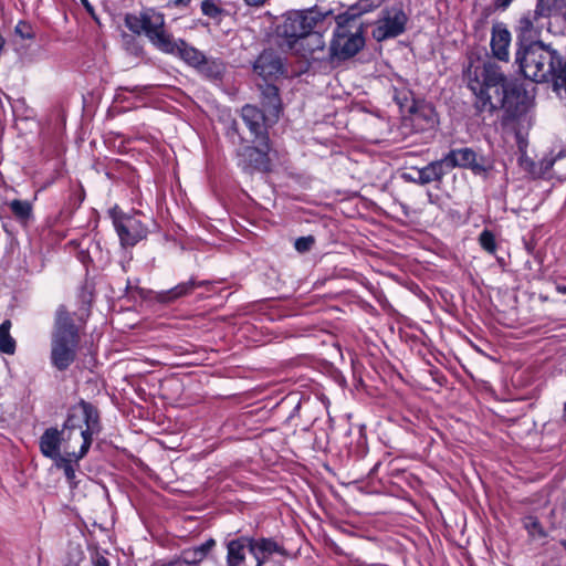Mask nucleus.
I'll return each mask as SVG.
<instances>
[{"label": "nucleus", "instance_id": "obj_1", "mask_svg": "<svg viewBox=\"0 0 566 566\" xmlns=\"http://www.w3.org/2000/svg\"><path fill=\"white\" fill-rule=\"evenodd\" d=\"M81 413L72 412L67 416L61 430L48 428L39 440L41 453L51 460L61 457V449L65 452L74 448L73 442L81 440L80 450H72L74 460L83 459L92 444L93 437L102 431L99 412L92 403L81 400L78 403Z\"/></svg>", "mask_w": 566, "mask_h": 566}, {"label": "nucleus", "instance_id": "obj_2", "mask_svg": "<svg viewBox=\"0 0 566 566\" xmlns=\"http://www.w3.org/2000/svg\"><path fill=\"white\" fill-rule=\"evenodd\" d=\"M331 17V10L318 7L286 11L276 27L277 36L284 40L290 50H297V45H301L304 54L323 51L324 33L332 24Z\"/></svg>", "mask_w": 566, "mask_h": 566}, {"label": "nucleus", "instance_id": "obj_3", "mask_svg": "<svg viewBox=\"0 0 566 566\" xmlns=\"http://www.w3.org/2000/svg\"><path fill=\"white\" fill-rule=\"evenodd\" d=\"M468 86L476 97L475 106L480 112L504 107L513 93V83L506 77L500 65L486 61L467 72Z\"/></svg>", "mask_w": 566, "mask_h": 566}, {"label": "nucleus", "instance_id": "obj_4", "mask_svg": "<svg viewBox=\"0 0 566 566\" xmlns=\"http://www.w3.org/2000/svg\"><path fill=\"white\" fill-rule=\"evenodd\" d=\"M374 0H358L348 9L336 15V29L331 42V55L338 59H348L359 52L365 44L364 24L359 18L374 11Z\"/></svg>", "mask_w": 566, "mask_h": 566}, {"label": "nucleus", "instance_id": "obj_5", "mask_svg": "<svg viewBox=\"0 0 566 566\" xmlns=\"http://www.w3.org/2000/svg\"><path fill=\"white\" fill-rule=\"evenodd\" d=\"M81 342L80 327L65 305L55 311L51 336V364L60 371L66 370L76 359Z\"/></svg>", "mask_w": 566, "mask_h": 566}, {"label": "nucleus", "instance_id": "obj_6", "mask_svg": "<svg viewBox=\"0 0 566 566\" xmlns=\"http://www.w3.org/2000/svg\"><path fill=\"white\" fill-rule=\"evenodd\" d=\"M516 63L526 78L542 83L555 78L562 59L555 50L534 42L516 52Z\"/></svg>", "mask_w": 566, "mask_h": 566}, {"label": "nucleus", "instance_id": "obj_7", "mask_svg": "<svg viewBox=\"0 0 566 566\" xmlns=\"http://www.w3.org/2000/svg\"><path fill=\"white\" fill-rule=\"evenodd\" d=\"M374 10H378L371 30V36L375 41L384 42L405 33L409 18L405 12L402 2L380 0L378 2L374 1Z\"/></svg>", "mask_w": 566, "mask_h": 566}, {"label": "nucleus", "instance_id": "obj_8", "mask_svg": "<svg viewBox=\"0 0 566 566\" xmlns=\"http://www.w3.org/2000/svg\"><path fill=\"white\" fill-rule=\"evenodd\" d=\"M441 163L447 171L461 167L471 169L475 175H486L491 169V164L485 157L468 147L450 150Z\"/></svg>", "mask_w": 566, "mask_h": 566}, {"label": "nucleus", "instance_id": "obj_9", "mask_svg": "<svg viewBox=\"0 0 566 566\" xmlns=\"http://www.w3.org/2000/svg\"><path fill=\"white\" fill-rule=\"evenodd\" d=\"M164 15L153 10L144 12V33L160 51L175 53V41L164 30Z\"/></svg>", "mask_w": 566, "mask_h": 566}, {"label": "nucleus", "instance_id": "obj_10", "mask_svg": "<svg viewBox=\"0 0 566 566\" xmlns=\"http://www.w3.org/2000/svg\"><path fill=\"white\" fill-rule=\"evenodd\" d=\"M255 146H244L239 151L240 164L244 169L268 171L270 169L269 137L254 138Z\"/></svg>", "mask_w": 566, "mask_h": 566}, {"label": "nucleus", "instance_id": "obj_11", "mask_svg": "<svg viewBox=\"0 0 566 566\" xmlns=\"http://www.w3.org/2000/svg\"><path fill=\"white\" fill-rule=\"evenodd\" d=\"M114 226L124 247H134L147 235V228L136 216L115 217Z\"/></svg>", "mask_w": 566, "mask_h": 566}, {"label": "nucleus", "instance_id": "obj_12", "mask_svg": "<svg viewBox=\"0 0 566 566\" xmlns=\"http://www.w3.org/2000/svg\"><path fill=\"white\" fill-rule=\"evenodd\" d=\"M408 113V119L417 132L432 129L438 123L434 107L424 101H413Z\"/></svg>", "mask_w": 566, "mask_h": 566}, {"label": "nucleus", "instance_id": "obj_13", "mask_svg": "<svg viewBox=\"0 0 566 566\" xmlns=\"http://www.w3.org/2000/svg\"><path fill=\"white\" fill-rule=\"evenodd\" d=\"M250 554L255 559V566H264V564L273 556L279 554L286 556V549L271 537H250Z\"/></svg>", "mask_w": 566, "mask_h": 566}, {"label": "nucleus", "instance_id": "obj_14", "mask_svg": "<svg viewBox=\"0 0 566 566\" xmlns=\"http://www.w3.org/2000/svg\"><path fill=\"white\" fill-rule=\"evenodd\" d=\"M447 175V170L443 168L441 159L429 163L422 168H412L411 172L403 174L406 180L419 184L421 186L442 181Z\"/></svg>", "mask_w": 566, "mask_h": 566}, {"label": "nucleus", "instance_id": "obj_15", "mask_svg": "<svg viewBox=\"0 0 566 566\" xmlns=\"http://www.w3.org/2000/svg\"><path fill=\"white\" fill-rule=\"evenodd\" d=\"M537 165L538 168L532 171L534 176H549L566 179V151L546 156L542 158Z\"/></svg>", "mask_w": 566, "mask_h": 566}, {"label": "nucleus", "instance_id": "obj_16", "mask_svg": "<svg viewBox=\"0 0 566 566\" xmlns=\"http://www.w3.org/2000/svg\"><path fill=\"white\" fill-rule=\"evenodd\" d=\"M254 71L263 77L264 81L272 80L283 73V63L275 52L265 50L255 60Z\"/></svg>", "mask_w": 566, "mask_h": 566}, {"label": "nucleus", "instance_id": "obj_17", "mask_svg": "<svg viewBox=\"0 0 566 566\" xmlns=\"http://www.w3.org/2000/svg\"><path fill=\"white\" fill-rule=\"evenodd\" d=\"M545 15L537 7L532 11L525 12L517 22V35L523 40H534L537 38L543 28L541 20Z\"/></svg>", "mask_w": 566, "mask_h": 566}, {"label": "nucleus", "instance_id": "obj_18", "mask_svg": "<svg viewBox=\"0 0 566 566\" xmlns=\"http://www.w3.org/2000/svg\"><path fill=\"white\" fill-rule=\"evenodd\" d=\"M511 43L510 31L501 23L492 27L491 50L494 57L507 62L510 57L509 46Z\"/></svg>", "mask_w": 566, "mask_h": 566}, {"label": "nucleus", "instance_id": "obj_19", "mask_svg": "<svg viewBox=\"0 0 566 566\" xmlns=\"http://www.w3.org/2000/svg\"><path fill=\"white\" fill-rule=\"evenodd\" d=\"M241 117L254 138L269 137L265 127L264 113L253 105H244Z\"/></svg>", "mask_w": 566, "mask_h": 566}, {"label": "nucleus", "instance_id": "obj_20", "mask_svg": "<svg viewBox=\"0 0 566 566\" xmlns=\"http://www.w3.org/2000/svg\"><path fill=\"white\" fill-rule=\"evenodd\" d=\"M250 551L249 536H241L227 543V566H242L245 563V549Z\"/></svg>", "mask_w": 566, "mask_h": 566}, {"label": "nucleus", "instance_id": "obj_21", "mask_svg": "<svg viewBox=\"0 0 566 566\" xmlns=\"http://www.w3.org/2000/svg\"><path fill=\"white\" fill-rule=\"evenodd\" d=\"M203 284L205 282H197L193 279H190L189 281L180 283L170 290L157 293L156 300L160 303H172L180 297L189 295L196 287L202 286Z\"/></svg>", "mask_w": 566, "mask_h": 566}, {"label": "nucleus", "instance_id": "obj_22", "mask_svg": "<svg viewBox=\"0 0 566 566\" xmlns=\"http://www.w3.org/2000/svg\"><path fill=\"white\" fill-rule=\"evenodd\" d=\"M175 52H177L188 65L197 70L206 55L184 40L175 41Z\"/></svg>", "mask_w": 566, "mask_h": 566}, {"label": "nucleus", "instance_id": "obj_23", "mask_svg": "<svg viewBox=\"0 0 566 566\" xmlns=\"http://www.w3.org/2000/svg\"><path fill=\"white\" fill-rule=\"evenodd\" d=\"M203 77L214 81L220 80L226 71L224 63L219 59L203 57L202 63L197 69Z\"/></svg>", "mask_w": 566, "mask_h": 566}, {"label": "nucleus", "instance_id": "obj_24", "mask_svg": "<svg viewBox=\"0 0 566 566\" xmlns=\"http://www.w3.org/2000/svg\"><path fill=\"white\" fill-rule=\"evenodd\" d=\"M9 207L21 224H27L33 218L32 205L27 200L14 199L9 203Z\"/></svg>", "mask_w": 566, "mask_h": 566}, {"label": "nucleus", "instance_id": "obj_25", "mask_svg": "<svg viewBox=\"0 0 566 566\" xmlns=\"http://www.w3.org/2000/svg\"><path fill=\"white\" fill-rule=\"evenodd\" d=\"M71 452L72 451H67L66 455H61L53 461L57 469L63 470L65 478L72 484L74 483L76 476L75 468L77 467V462L80 460H74V458L71 455Z\"/></svg>", "mask_w": 566, "mask_h": 566}, {"label": "nucleus", "instance_id": "obj_26", "mask_svg": "<svg viewBox=\"0 0 566 566\" xmlns=\"http://www.w3.org/2000/svg\"><path fill=\"white\" fill-rule=\"evenodd\" d=\"M11 322L6 319L0 324V352L12 355L15 352V340L10 335Z\"/></svg>", "mask_w": 566, "mask_h": 566}, {"label": "nucleus", "instance_id": "obj_27", "mask_svg": "<svg viewBox=\"0 0 566 566\" xmlns=\"http://www.w3.org/2000/svg\"><path fill=\"white\" fill-rule=\"evenodd\" d=\"M260 88L263 105L277 112L280 107L279 88L271 83L260 85Z\"/></svg>", "mask_w": 566, "mask_h": 566}, {"label": "nucleus", "instance_id": "obj_28", "mask_svg": "<svg viewBox=\"0 0 566 566\" xmlns=\"http://www.w3.org/2000/svg\"><path fill=\"white\" fill-rule=\"evenodd\" d=\"M523 526L532 538H544L547 533L536 516L528 515L523 518Z\"/></svg>", "mask_w": 566, "mask_h": 566}, {"label": "nucleus", "instance_id": "obj_29", "mask_svg": "<svg viewBox=\"0 0 566 566\" xmlns=\"http://www.w3.org/2000/svg\"><path fill=\"white\" fill-rule=\"evenodd\" d=\"M201 11L205 15L211 19H220L224 13V10L216 0H203L201 2Z\"/></svg>", "mask_w": 566, "mask_h": 566}, {"label": "nucleus", "instance_id": "obj_30", "mask_svg": "<svg viewBox=\"0 0 566 566\" xmlns=\"http://www.w3.org/2000/svg\"><path fill=\"white\" fill-rule=\"evenodd\" d=\"M538 9L546 15L552 11H565L566 12V0H537Z\"/></svg>", "mask_w": 566, "mask_h": 566}, {"label": "nucleus", "instance_id": "obj_31", "mask_svg": "<svg viewBox=\"0 0 566 566\" xmlns=\"http://www.w3.org/2000/svg\"><path fill=\"white\" fill-rule=\"evenodd\" d=\"M479 242L488 253L494 254L496 252L495 237L491 231L483 230L480 233Z\"/></svg>", "mask_w": 566, "mask_h": 566}, {"label": "nucleus", "instance_id": "obj_32", "mask_svg": "<svg viewBox=\"0 0 566 566\" xmlns=\"http://www.w3.org/2000/svg\"><path fill=\"white\" fill-rule=\"evenodd\" d=\"M126 27L134 33H144V12L139 15L127 14L125 19Z\"/></svg>", "mask_w": 566, "mask_h": 566}, {"label": "nucleus", "instance_id": "obj_33", "mask_svg": "<svg viewBox=\"0 0 566 566\" xmlns=\"http://www.w3.org/2000/svg\"><path fill=\"white\" fill-rule=\"evenodd\" d=\"M14 33L22 40H33L35 38L33 27L25 21H19L17 23Z\"/></svg>", "mask_w": 566, "mask_h": 566}, {"label": "nucleus", "instance_id": "obj_34", "mask_svg": "<svg viewBox=\"0 0 566 566\" xmlns=\"http://www.w3.org/2000/svg\"><path fill=\"white\" fill-rule=\"evenodd\" d=\"M84 559V553L80 546L71 547L69 551V560L63 566H80Z\"/></svg>", "mask_w": 566, "mask_h": 566}, {"label": "nucleus", "instance_id": "obj_35", "mask_svg": "<svg viewBox=\"0 0 566 566\" xmlns=\"http://www.w3.org/2000/svg\"><path fill=\"white\" fill-rule=\"evenodd\" d=\"M315 243V239L312 235L301 237L295 240L294 248L296 251L304 253L312 249Z\"/></svg>", "mask_w": 566, "mask_h": 566}, {"label": "nucleus", "instance_id": "obj_36", "mask_svg": "<svg viewBox=\"0 0 566 566\" xmlns=\"http://www.w3.org/2000/svg\"><path fill=\"white\" fill-rule=\"evenodd\" d=\"M182 558H184L185 563H187V564H197V563H200L205 557L197 549V547H192V548L184 551Z\"/></svg>", "mask_w": 566, "mask_h": 566}, {"label": "nucleus", "instance_id": "obj_37", "mask_svg": "<svg viewBox=\"0 0 566 566\" xmlns=\"http://www.w3.org/2000/svg\"><path fill=\"white\" fill-rule=\"evenodd\" d=\"M214 546L216 541L213 538H209L208 541L196 547L203 555V557H206Z\"/></svg>", "mask_w": 566, "mask_h": 566}, {"label": "nucleus", "instance_id": "obj_38", "mask_svg": "<svg viewBox=\"0 0 566 566\" xmlns=\"http://www.w3.org/2000/svg\"><path fill=\"white\" fill-rule=\"evenodd\" d=\"M514 0H494L493 6L496 10H506Z\"/></svg>", "mask_w": 566, "mask_h": 566}, {"label": "nucleus", "instance_id": "obj_39", "mask_svg": "<svg viewBox=\"0 0 566 566\" xmlns=\"http://www.w3.org/2000/svg\"><path fill=\"white\" fill-rule=\"evenodd\" d=\"M93 566H109V562L103 555L96 554L93 557Z\"/></svg>", "mask_w": 566, "mask_h": 566}, {"label": "nucleus", "instance_id": "obj_40", "mask_svg": "<svg viewBox=\"0 0 566 566\" xmlns=\"http://www.w3.org/2000/svg\"><path fill=\"white\" fill-rule=\"evenodd\" d=\"M191 0H174L175 6L188 7Z\"/></svg>", "mask_w": 566, "mask_h": 566}, {"label": "nucleus", "instance_id": "obj_41", "mask_svg": "<svg viewBox=\"0 0 566 566\" xmlns=\"http://www.w3.org/2000/svg\"><path fill=\"white\" fill-rule=\"evenodd\" d=\"M244 2L249 6H260L265 2V0H244Z\"/></svg>", "mask_w": 566, "mask_h": 566}, {"label": "nucleus", "instance_id": "obj_42", "mask_svg": "<svg viewBox=\"0 0 566 566\" xmlns=\"http://www.w3.org/2000/svg\"><path fill=\"white\" fill-rule=\"evenodd\" d=\"M81 2L83 3V6L87 9V10H92V6L88 3L87 0H81Z\"/></svg>", "mask_w": 566, "mask_h": 566}, {"label": "nucleus", "instance_id": "obj_43", "mask_svg": "<svg viewBox=\"0 0 566 566\" xmlns=\"http://www.w3.org/2000/svg\"><path fill=\"white\" fill-rule=\"evenodd\" d=\"M562 420L566 422V402L564 403Z\"/></svg>", "mask_w": 566, "mask_h": 566}, {"label": "nucleus", "instance_id": "obj_44", "mask_svg": "<svg viewBox=\"0 0 566 566\" xmlns=\"http://www.w3.org/2000/svg\"><path fill=\"white\" fill-rule=\"evenodd\" d=\"M557 290L559 293L566 294V286H559Z\"/></svg>", "mask_w": 566, "mask_h": 566}, {"label": "nucleus", "instance_id": "obj_45", "mask_svg": "<svg viewBox=\"0 0 566 566\" xmlns=\"http://www.w3.org/2000/svg\"><path fill=\"white\" fill-rule=\"evenodd\" d=\"M560 545L566 552V538L560 541Z\"/></svg>", "mask_w": 566, "mask_h": 566}, {"label": "nucleus", "instance_id": "obj_46", "mask_svg": "<svg viewBox=\"0 0 566 566\" xmlns=\"http://www.w3.org/2000/svg\"><path fill=\"white\" fill-rule=\"evenodd\" d=\"M3 44H4V40H3V38L0 35V49H2V48H3Z\"/></svg>", "mask_w": 566, "mask_h": 566}]
</instances>
